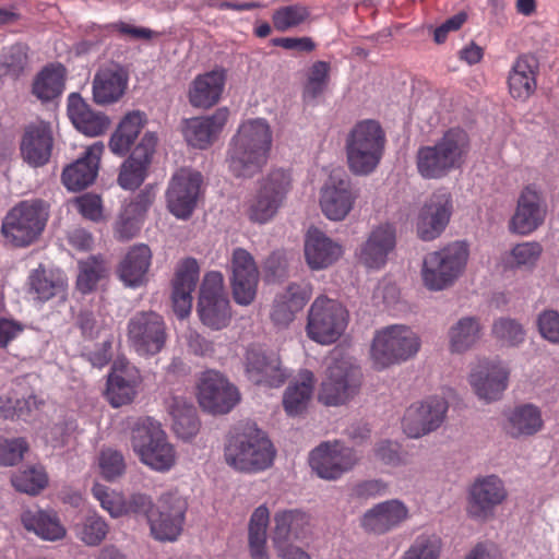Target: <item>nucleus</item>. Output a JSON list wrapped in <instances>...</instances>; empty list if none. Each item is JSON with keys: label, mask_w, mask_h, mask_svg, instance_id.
Segmentation results:
<instances>
[{"label": "nucleus", "mask_w": 559, "mask_h": 559, "mask_svg": "<svg viewBox=\"0 0 559 559\" xmlns=\"http://www.w3.org/2000/svg\"><path fill=\"white\" fill-rule=\"evenodd\" d=\"M272 145V131L261 118L241 123L228 150V165L237 177L250 178L265 165Z\"/></svg>", "instance_id": "1"}, {"label": "nucleus", "mask_w": 559, "mask_h": 559, "mask_svg": "<svg viewBox=\"0 0 559 559\" xmlns=\"http://www.w3.org/2000/svg\"><path fill=\"white\" fill-rule=\"evenodd\" d=\"M469 152V139L462 129H450L437 142L418 148L416 165L426 179H440L460 168Z\"/></svg>", "instance_id": "2"}, {"label": "nucleus", "mask_w": 559, "mask_h": 559, "mask_svg": "<svg viewBox=\"0 0 559 559\" xmlns=\"http://www.w3.org/2000/svg\"><path fill=\"white\" fill-rule=\"evenodd\" d=\"M385 145V133L372 119L357 122L345 140L349 170L359 176L371 174L380 164Z\"/></svg>", "instance_id": "3"}, {"label": "nucleus", "mask_w": 559, "mask_h": 559, "mask_svg": "<svg viewBox=\"0 0 559 559\" xmlns=\"http://www.w3.org/2000/svg\"><path fill=\"white\" fill-rule=\"evenodd\" d=\"M131 447L140 462L158 473L169 472L177 462L175 447L168 441L160 423L140 418L131 430Z\"/></svg>", "instance_id": "4"}, {"label": "nucleus", "mask_w": 559, "mask_h": 559, "mask_svg": "<svg viewBox=\"0 0 559 559\" xmlns=\"http://www.w3.org/2000/svg\"><path fill=\"white\" fill-rule=\"evenodd\" d=\"M468 255V247L463 241H453L427 253L420 270L424 286L430 292L452 286L463 274Z\"/></svg>", "instance_id": "5"}, {"label": "nucleus", "mask_w": 559, "mask_h": 559, "mask_svg": "<svg viewBox=\"0 0 559 559\" xmlns=\"http://www.w3.org/2000/svg\"><path fill=\"white\" fill-rule=\"evenodd\" d=\"M420 347L421 340L412 328L393 324L376 331L370 357L377 369H385L414 358Z\"/></svg>", "instance_id": "6"}, {"label": "nucleus", "mask_w": 559, "mask_h": 559, "mask_svg": "<svg viewBox=\"0 0 559 559\" xmlns=\"http://www.w3.org/2000/svg\"><path fill=\"white\" fill-rule=\"evenodd\" d=\"M361 372L356 361L341 350L334 349L326 359L319 400L329 406L345 404L358 391Z\"/></svg>", "instance_id": "7"}, {"label": "nucleus", "mask_w": 559, "mask_h": 559, "mask_svg": "<svg viewBox=\"0 0 559 559\" xmlns=\"http://www.w3.org/2000/svg\"><path fill=\"white\" fill-rule=\"evenodd\" d=\"M49 217V205L39 199L25 200L13 206L4 216L1 231L15 247H26L44 231Z\"/></svg>", "instance_id": "8"}, {"label": "nucleus", "mask_w": 559, "mask_h": 559, "mask_svg": "<svg viewBox=\"0 0 559 559\" xmlns=\"http://www.w3.org/2000/svg\"><path fill=\"white\" fill-rule=\"evenodd\" d=\"M275 449L261 430L233 437L225 448L226 463L239 472L257 473L269 468Z\"/></svg>", "instance_id": "9"}, {"label": "nucleus", "mask_w": 559, "mask_h": 559, "mask_svg": "<svg viewBox=\"0 0 559 559\" xmlns=\"http://www.w3.org/2000/svg\"><path fill=\"white\" fill-rule=\"evenodd\" d=\"M348 319V311L342 302L320 295L308 310L307 336L320 345H331L344 334Z\"/></svg>", "instance_id": "10"}, {"label": "nucleus", "mask_w": 559, "mask_h": 559, "mask_svg": "<svg viewBox=\"0 0 559 559\" xmlns=\"http://www.w3.org/2000/svg\"><path fill=\"white\" fill-rule=\"evenodd\" d=\"M293 186L288 170L272 169L259 181V188L248 209L251 222L265 224L270 222L283 206Z\"/></svg>", "instance_id": "11"}, {"label": "nucleus", "mask_w": 559, "mask_h": 559, "mask_svg": "<svg viewBox=\"0 0 559 559\" xmlns=\"http://www.w3.org/2000/svg\"><path fill=\"white\" fill-rule=\"evenodd\" d=\"M197 311L201 322L212 330L228 325L231 312L221 272L212 271L204 275Z\"/></svg>", "instance_id": "12"}, {"label": "nucleus", "mask_w": 559, "mask_h": 559, "mask_svg": "<svg viewBox=\"0 0 559 559\" xmlns=\"http://www.w3.org/2000/svg\"><path fill=\"white\" fill-rule=\"evenodd\" d=\"M129 345L143 357L158 354L167 341V328L162 316L154 311H140L128 321Z\"/></svg>", "instance_id": "13"}, {"label": "nucleus", "mask_w": 559, "mask_h": 559, "mask_svg": "<svg viewBox=\"0 0 559 559\" xmlns=\"http://www.w3.org/2000/svg\"><path fill=\"white\" fill-rule=\"evenodd\" d=\"M187 509V501L177 491L162 493L148 515L152 536L159 542L177 540L183 530Z\"/></svg>", "instance_id": "14"}, {"label": "nucleus", "mask_w": 559, "mask_h": 559, "mask_svg": "<svg viewBox=\"0 0 559 559\" xmlns=\"http://www.w3.org/2000/svg\"><path fill=\"white\" fill-rule=\"evenodd\" d=\"M356 450L340 441H326L314 448L309 455L312 471L322 479L336 480L350 472L359 462Z\"/></svg>", "instance_id": "15"}, {"label": "nucleus", "mask_w": 559, "mask_h": 559, "mask_svg": "<svg viewBox=\"0 0 559 559\" xmlns=\"http://www.w3.org/2000/svg\"><path fill=\"white\" fill-rule=\"evenodd\" d=\"M509 366L500 359H481L471 369L468 383L478 400L490 404L502 399L508 389Z\"/></svg>", "instance_id": "16"}, {"label": "nucleus", "mask_w": 559, "mask_h": 559, "mask_svg": "<svg viewBox=\"0 0 559 559\" xmlns=\"http://www.w3.org/2000/svg\"><path fill=\"white\" fill-rule=\"evenodd\" d=\"M449 409L448 401L440 395H431L412 404L403 417V431L409 438H420L437 430L444 421Z\"/></svg>", "instance_id": "17"}, {"label": "nucleus", "mask_w": 559, "mask_h": 559, "mask_svg": "<svg viewBox=\"0 0 559 559\" xmlns=\"http://www.w3.org/2000/svg\"><path fill=\"white\" fill-rule=\"evenodd\" d=\"M203 177L191 168L177 170L168 185L166 201L169 212L177 218L191 216L201 193Z\"/></svg>", "instance_id": "18"}, {"label": "nucleus", "mask_w": 559, "mask_h": 559, "mask_svg": "<svg viewBox=\"0 0 559 559\" xmlns=\"http://www.w3.org/2000/svg\"><path fill=\"white\" fill-rule=\"evenodd\" d=\"M200 406L213 414L230 412L240 400L238 389L216 370L204 371L198 383Z\"/></svg>", "instance_id": "19"}, {"label": "nucleus", "mask_w": 559, "mask_h": 559, "mask_svg": "<svg viewBox=\"0 0 559 559\" xmlns=\"http://www.w3.org/2000/svg\"><path fill=\"white\" fill-rule=\"evenodd\" d=\"M453 212L452 195L439 189L428 197L416 216V233L424 241L438 238L447 228Z\"/></svg>", "instance_id": "20"}, {"label": "nucleus", "mask_w": 559, "mask_h": 559, "mask_svg": "<svg viewBox=\"0 0 559 559\" xmlns=\"http://www.w3.org/2000/svg\"><path fill=\"white\" fill-rule=\"evenodd\" d=\"M508 498L503 480L497 475L477 478L468 490L467 513L478 521L493 516L495 509Z\"/></svg>", "instance_id": "21"}, {"label": "nucleus", "mask_w": 559, "mask_h": 559, "mask_svg": "<svg viewBox=\"0 0 559 559\" xmlns=\"http://www.w3.org/2000/svg\"><path fill=\"white\" fill-rule=\"evenodd\" d=\"M357 197L349 178L342 171H334L321 189L322 213L330 221H343L353 210Z\"/></svg>", "instance_id": "22"}, {"label": "nucleus", "mask_w": 559, "mask_h": 559, "mask_svg": "<svg viewBox=\"0 0 559 559\" xmlns=\"http://www.w3.org/2000/svg\"><path fill=\"white\" fill-rule=\"evenodd\" d=\"M53 131L49 122L36 120L24 127L20 140V155L29 167H43L50 160Z\"/></svg>", "instance_id": "23"}, {"label": "nucleus", "mask_w": 559, "mask_h": 559, "mask_svg": "<svg viewBox=\"0 0 559 559\" xmlns=\"http://www.w3.org/2000/svg\"><path fill=\"white\" fill-rule=\"evenodd\" d=\"M409 518L411 511L404 501L389 499L366 510L359 525L366 533L384 535L401 527Z\"/></svg>", "instance_id": "24"}, {"label": "nucleus", "mask_w": 559, "mask_h": 559, "mask_svg": "<svg viewBox=\"0 0 559 559\" xmlns=\"http://www.w3.org/2000/svg\"><path fill=\"white\" fill-rule=\"evenodd\" d=\"M547 206L542 193L534 186H526L520 193L516 209L509 222V230L526 236L543 225Z\"/></svg>", "instance_id": "25"}, {"label": "nucleus", "mask_w": 559, "mask_h": 559, "mask_svg": "<svg viewBox=\"0 0 559 559\" xmlns=\"http://www.w3.org/2000/svg\"><path fill=\"white\" fill-rule=\"evenodd\" d=\"M396 246V229L392 224L372 228L356 251L358 262L369 270L382 269Z\"/></svg>", "instance_id": "26"}, {"label": "nucleus", "mask_w": 559, "mask_h": 559, "mask_svg": "<svg viewBox=\"0 0 559 559\" xmlns=\"http://www.w3.org/2000/svg\"><path fill=\"white\" fill-rule=\"evenodd\" d=\"M200 278V265L197 259L188 257L181 259L175 267L171 280L173 309L179 319L187 318L192 309V293Z\"/></svg>", "instance_id": "27"}, {"label": "nucleus", "mask_w": 559, "mask_h": 559, "mask_svg": "<svg viewBox=\"0 0 559 559\" xmlns=\"http://www.w3.org/2000/svg\"><path fill=\"white\" fill-rule=\"evenodd\" d=\"M245 370L251 382L271 388L281 386L288 378V371L283 367L276 353H266L258 348L247 350Z\"/></svg>", "instance_id": "28"}, {"label": "nucleus", "mask_w": 559, "mask_h": 559, "mask_svg": "<svg viewBox=\"0 0 559 559\" xmlns=\"http://www.w3.org/2000/svg\"><path fill=\"white\" fill-rule=\"evenodd\" d=\"M156 143L157 138L152 132L142 136L141 142L121 165L118 183L122 189L134 190L144 181Z\"/></svg>", "instance_id": "29"}, {"label": "nucleus", "mask_w": 559, "mask_h": 559, "mask_svg": "<svg viewBox=\"0 0 559 559\" xmlns=\"http://www.w3.org/2000/svg\"><path fill=\"white\" fill-rule=\"evenodd\" d=\"M545 421L539 406L521 403L503 413L502 429L512 439H526L544 429Z\"/></svg>", "instance_id": "30"}, {"label": "nucleus", "mask_w": 559, "mask_h": 559, "mask_svg": "<svg viewBox=\"0 0 559 559\" xmlns=\"http://www.w3.org/2000/svg\"><path fill=\"white\" fill-rule=\"evenodd\" d=\"M128 82V72L118 63L100 67L92 82L93 100L102 106L117 103L124 95Z\"/></svg>", "instance_id": "31"}, {"label": "nucleus", "mask_w": 559, "mask_h": 559, "mask_svg": "<svg viewBox=\"0 0 559 559\" xmlns=\"http://www.w3.org/2000/svg\"><path fill=\"white\" fill-rule=\"evenodd\" d=\"M104 148L102 142H95L80 158L63 169L62 182L68 190L79 191L95 181Z\"/></svg>", "instance_id": "32"}, {"label": "nucleus", "mask_w": 559, "mask_h": 559, "mask_svg": "<svg viewBox=\"0 0 559 559\" xmlns=\"http://www.w3.org/2000/svg\"><path fill=\"white\" fill-rule=\"evenodd\" d=\"M141 382L139 370L129 364L116 361L108 376L106 396L114 407L130 404L138 394Z\"/></svg>", "instance_id": "33"}, {"label": "nucleus", "mask_w": 559, "mask_h": 559, "mask_svg": "<svg viewBox=\"0 0 559 559\" xmlns=\"http://www.w3.org/2000/svg\"><path fill=\"white\" fill-rule=\"evenodd\" d=\"M154 199L153 189L146 188L122 206L115 223V236L119 240H130L139 234Z\"/></svg>", "instance_id": "34"}, {"label": "nucleus", "mask_w": 559, "mask_h": 559, "mask_svg": "<svg viewBox=\"0 0 559 559\" xmlns=\"http://www.w3.org/2000/svg\"><path fill=\"white\" fill-rule=\"evenodd\" d=\"M272 544H288L306 538L311 530L310 515L300 509H280L273 515Z\"/></svg>", "instance_id": "35"}, {"label": "nucleus", "mask_w": 559, "mask_h": 559, "mask_svg": "<svg viewBox=\"0 0 559 559\" xmlns=\"http://www.w3.org/2000/svg\"><path fill=\"white\" fill-rule=\"evenodd\" d=\"M538 62L532 55H520L511 64L507 78L512 98L526 102L537 87Z\"/></svg>", "instance_id": "36"}, {"label": "nucleus", "mask_w": 559, "mask_h": 559, "mask_svg": "<svg viewBox=\"0 0 559 559\" xmlns=\"http://www.w3.org/2000/svg\"><path fill=\"white\" fill-rule=\"evenodd\" d=\"M343 255V247L318 228H310L305 240V257L310 269L322 270Z\"/></svg>", "instance_id": "37"}, {"label": "nucleus", "mask_w": 559, "mask_h": 559, "mask_svg": "<svg viewBox=\"0 0 559 559\" xmlns=\"http://www.w3.org/2000/svg\"><path fill=\"white\" fill-rule=\"evenodd\" d=\"M228 116L227 108H219L211 116L187 120L183 129L187 142L194 147L206 148L223 130Z\"/></svg>", "instance_id": "38"}, {"label": "nucleus", "mask_w": 559, "mask_h": 559, "mask_svg": "<svg viewBox=\"0 0 559 559\" xmlns=\"http://www.w3.org/2000/svg\"><path fill=\"white\" fill-rule=\"evenodd\" d=\"M68 116L76 130L88 136L103 134L110 124L107 116L92 110L78 93L68 97Z\"/></svg>", "instance_id": "39"}, {"label": "nucleus", "mask_w": 559, "mask_h": 559, "mask_svg": "<svg viewBox=\"0 0 559 559\" xmlns=\"http://www.w3.org/2000/svg\"><path fill=\"white\" fill-rule=\"evenodd\" d=\"M152 252L144 245H135L130 248L118 266V276L124 286L138 288L147 282V273L151 266Z\"/></svg>", "instance_id": "40"}, {"label": "nucleus", "mask_w": 559, "mask_h": 559, "mask_svg": "<svg viewBox=\"0 0 559 559\" xmlns=\"http://www.w3.org/2000/svg\"><path fill=\"white\" fill-rule=\"evenodd\" d=\"M224 84L225 74L221 70L198 75L189 90L190 104L198 108L212 107L219 100Z\"/></svg>", "instance_id": "41"}, {"label": "nucleus", "mask_w": 559, "mask_h": 559, "mask_svg": "<svg viewBox=\"0 0 559 559\" xmlns=\"http://www.w3.org/2000/svg\"><path fill=\"white\" fill-rule=\"evenodd\" d=\"M166 404L173 419V430L177 437L182 440L195 437L200 429L195 407L181 396H173Z\"/></svg>", "instance_id": "42"}, {"label": "nucleus", "mask_w": 559, "mask_h": 559, "mask_svg": "<svg viewBox=\"0 0 559 559\" xmlns=\"http://www.w3.org/2000/svg\"><path fill=\"white\" fill-rule=\"evenodd\" d=\"M21 520L27 531L34 532L41 539L55 542L66 536V528L52 511L28 509L22 513Z\"/></svg>", "instance_id": "43"}, {"label": "nucleus", "mask_w": 559, "mask_h": 559, "mask_svg": "<svg viewBox=\"0 0 559 559\" xmlns=\"http://www.w3.org/2000/svg\"><path fill=\"white\" fill-rule=\"evenodd\" d=\"M483 326L476 317H462L448 331L451 353L463 354L472 349L481 338Z\"/></svg>", "instance_id": "44"}, {"label": "nucleus", "mask_w": 559, "mask_h": 559, "mask_svg": "<svg viewBox=\"0 0 559 559\" xmlns=\"http://www.w3.org/2000/svg\"><path fill=\"white\" fill-rule=\"evenodd\" d=\"M270 523V511L261 504L252 512L248 525V545L251 559H270L266 548V531Z\"/></svg>", "instance_id": "45"}, {"label": "nucleus", "mask_w": 559, "mask_h": 559, "mask_svg": "<svg viewBox=\"0 0 559 559\" xmlns=\"http://www.w3.org/2000/svg\"><path fill=\"white\" fill-rule=\"evenodd\" d=\"M313 385V373L309 370H302L299 372L298 379L287 386L283 405L289 416H296L307 407L312 395Z\"/></svg>", "instance_id": "46"}, {"label": "nucleus", "mask_w": 559, "mask_h": 559, "mask_svg": "<svg viewBox=\"0 0 559 559\" xmlns=\"http://www.w3.org/2000/svg\"><path fill=\"white\" fill-rule=\"evenodd\" d=\"M28 284L31 293L41 301L49 300L55 296H63L67 287L66 278L60 273L47 272L41 266L32 271Z\"/></svg>", "instance_id": "47"}, {"label": "nucleus", "mask_w": 559, "mask_h": 559, "mask_svg": "<svg viewBox=\"0 0 559 559\" xmlns=\"http://www.w3.org/2000/svg\"><path fill=\"white\" fill-rule=\"evenodd\" d=\"M66 69L61 64L44 68L33 83V94L41 102L60 96L64 90Z\"/></svg>", "instance_id": "48"}, {"label": "nucleus", "mask_w": 559, "mask_h": 559, "mask_svg": "<svg viewBox=\"0 0 559 559\" xmlns=\"http://www.w3.org/2000/svg\"><path fill=\"white\" fill-rule=\"evenodd\" d=\"M28 66V47L17 43L3 50L0 60V78L17 79Z\"/></svg>", "instance_id": "49"}, {"label": "nucleus", "mask_w": 559, "mask_h": 559, "mask_svg": "<svg viewBox=\"0 0 559 559\" xmlns=\"http://www.w3.org/2000/svg\"><path fill=\"white\" fill-rule=\"evenodd\" d=\"M108 524L104 518L93 513L76 524V537L86 546H98L108 534Z\"/></svg>", "instance_id": "50"}, {"label": "nucleus", "mask_w": 559, "mask_h": 559, "mask_svg": "<svg viewBox=\"0 0 559 559\" xmlns=\"http://www.w3.org/2000/svg\"><path fill=\"white\" fill-rule=\"evenodd\" d=\"M11 483L16 490L34 496L45 489L48 476L43 466H31L15 473Z\"/></svg>", "instance_id": "51"}, {"label": "nucleus", "mask_w": 559, "mask_h": 559, "mask_svg": "<svg viewBox=\"0 0 559 559\" xmlns=\"http://www.w3.org/2000/svg\"><path fill=\"white\" fill-rule=\"evenodd\" d=\"M493 337L507 347H515L525 340V330L523 325L511 318H499L495 320L491 329Z\"/></svg>", "instance_id": "52"}, {"label": "nucleus", "mask_w": 559, "mask_h": 559, "mask_svg": "<svg viewBox=\"0 0 559 559\" xmlns=\"http://www.w3.org/2000/svg\"><path fill=\"white\" fill-rule=\"evenodd\" d=\"M442 549L441 538L436 534L418 535L401 559H439Z\"/></svg>", "instance_id": "53"}, {"label": "nucleus", "mask_w": 559, "mask_h": 559, "mask_svg": "<svg viewBox=\"0 0 559 559\" xmlns=\"http://www.w3.org/2000/svg\"><path fill=\"white\" fill-rule=\"evenodd\" d=\"M41 404L43 401L34 394L15 401L9 397H0V416L4 418L17 417L26 420L34 415Z\"/></svg>", "instance_id": "54"}, {"label": "nucleus", "mask_w": 559, "mask_h": 559, "mask_svg": "<svg viewBox=\"0 0 559 559\" xmlns=\"http://www.w3.org/2000/svg\"><path fill=\"white\" fill-rule=\"evenodd\" d=\"M92 493L110 516L121 518L126 515V496L123 493L109 489L102 484H95Z\"/></svg>", "instance_id": "55"}, {"label": "nucleus", "mask_w": 559, "mask_h": 559, "mask_svg": "<svg viewBox=\"0 0 559 559\" xmlns=\"http://www.w3.org/2000/svg\"><path fill=\"white\" fill-rule=\"evenodd\" d=\"M79 269L80 273L78 275L76 285L84 294L95 288L97 282L104 276L106 271L104 261L96 257H90L84 261H80Z\"/></svg>", "instance_id": "56"}, {"label": "nucleus", "mask_w": 559, "mask_h": 559, "mask_svg": "<svg viewBox=\"0 0 559 559\" xmlns=\"http://www.w3.org/2000/svg\"><path fill=\"white\" fill-rule=\"evenodd\" d=\"M329 79V64L324 61H317L312 64L307 83L304 87V99L314 102L321 96L326 87Z\"/></svg>", "instance_id": "57"}, {"label": "nucleus", "mask_w": 559, "mask_h": 559, "mask_svg": "<svg viewBox=\"0 0 559 559\" xmlns=\"http://www.w3.org/2000/svg\"><path fill=\"white\" fill-rule=\"evenodd\" d=\"M309 15L306 7L299 4L286 5L273 14V24L277 31L285 32L301 24Z\"/></svg>", "instance_id": "58"}, {"label": "nucleus", "mask_w": 559, "mask_h": 559, "mask_svg": "<svg viewBox=\"0 0 559 559\" xmlns=\"http://www.w3.org/2000/svg\"><path fill=\"white\" fill-rule=\"evenodd\" d=\"M543 247L536 241L518 243L511 250V262L518 267H533L539 260Z\"/></svg>", "instance_id": "59"}, {"label": "nucleus", "mask_w": 559, "mask_h": 559, "mask_svg": "<svg viewBox=\"0 0 559 559\" xmlns=\"http://www.w3.org/2000/svg\"><path fill=\"white\" fill-rule=\"evenodd\" d=\"M259 277L253 257L242 248H236L231 255V278Z\"/></svg>", "instance_id": "60"}, {"label": "nucleus", "mask_w": 559, "mask_h": 559, "mask_svg": "<svg viewBox=\"0 0 559 559\" xmlns=\"http://www.w3.org/2000/svg\"><path fill=\"white\" fill-rule=\"evenodd\" d=\"M99 468L104 478L115 480L126 471L124 459L120 452L106 449L99 455Z\"/></svg>", "instance_id": "61"}, {"label": "nucleus", "mask_w": 559, "mask_h": 559, "mask_svg": "<svg viewBox=\"0 0 559 559\" xmlns=\"http://www.w3.org/2000/svg\"><path fill=\"white\" fill-rule=\"evenodd\" d=\"M388 488V484L382 479H365L354 484L349 495L354 500L367 501L384 496Z\"/></svg>", "instance_id": "62"}, {"label": "nucleus", "mask_w": 559, "mask_h": 559, "mask_svg": "<svg viewBox=\"0 0 559 559\" xmlns=\"http://www.w3.org/2000/svg\"><path fill=\"white\" fill-rule=\"evenodd\" d=\"M28 445L23 438L0 439V466H12L17 464Z\"/></svg>", "instance_id": "63"}, {"label": "nucleus", "mask_w": 559, "mask_h": 559, "mask_svg": "<svg viewBox=\"0 0 559 559\" xmlns=\"http://www.w3.org/2000/svg\"><path fill=\"white\" fill-rule=\"evenodd\" d=\"M537 328L543 338L559 344V312L552 309L542 311L537 317Z\"/></svg>", "instance_id": "64"}]
</instances>
